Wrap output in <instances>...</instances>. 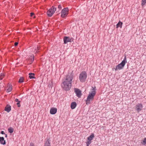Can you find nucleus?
Segmentation results:
<instances>
[{
    "mask_svg": "<svg viewBox=\"0 0 146 146\" xmlns=\"http://www.w3.org/2000/svg\"><path fill=\"white\" fill-rule=\"evenodd\" d=\"M74 76V74L72 73L66 76L64 80L61 84L62 87L64 90L65 91L70 90L72 86V80Z\"/></svg>",
    "mask_w": 146,
    "mask_h": 146,
    "instance_id": "nucleus-1",
    "label": "nucleus"
},
{
    "mask_svg": "<svg viewBox=\"0 0 146 146\" xmlns=\"http://www.w3.org/2000/svg\"><path fill=\"white\" fill-rule=\"evenodd\" d=\"M92 89L89 93V94L87 97V99L86 100V104H90L91 102L94 99L96 93V89L95 86L92 87Z\"/></svg>",
    "mask_w": 146,
    "mask_h": 146,
    "instance_id": "nucleus-2",
    "label": "nucleus"
},
{
    "mask_svg": "<svg viewBox=\"0 0 146 146\" xmlns=\"http://www.w3.org/2000/svg\"><path fill=\"white\" fill-rule=\"evenodd\" d=\"M127 62L126 56H125L123 60L122 61V62L120 64L116 66V68H115V71H116L118 70H120L123 69Z\"/></svg>",
    "mask_w": 146,
    "mask_h": 146,
    "instance_id": "nucleus-3",
    "label": "nucleus"
},
{
    "mask_svg": "<svg viewBox=\"0 0 146 146\" xmlns=\"http://www.w3.org/2000/svg\"><path fill=\"white\" fill-rule=\"evenodd\" d=\"M87 77V74L85 71H83L80 74L79 79L82 82H84L86 81Z\"/></svg>",
    "mask_w": 146,
    "mask_h": 146,
    "instance_id": "nucleus-4",
    "label": "nucleus"
},
{
    "mask_svg": "<svg viewBox=\"0 0 146 146\" xmlns=\"http://www.w3.org/2000/svg\"><path fill=\"white\" fill-rule=\"evenodd\" d=\"M56 10V8L54 6H52L47 11V13L48 17H51Z\"/></svg>",
    "mask_w": 146,
    "mask_h": 146,
    "instance_id": "nucleus-5",
    "label": "nucleus"
},
{
    "mask_svg": "<svg viewBox=\"0 0 146 146\" xmlns=\"http://www.w3.org/2000/svg\"><path fill=\"white\" fill-rule=\"evenodd\" d=\"M68 9L66 7L63 9L61 12V17L62 18L66 17L68 14Z\"/></svg>",
    "mask_w": 146,
    "mask_h": 146,
    "instance_id": "nucleus-6",
    "label": "nucleus"
},
{
    "mask_svg": "<svg viewBox=\"0 0 146 146\" xmlns=\"http://www.w3.org/2000/svg\"><path fill=\"white\" fill-rule=\"evenodd\" d=\"M74 38L69 36H65L63 38L64 43V44L67 43L68 42H71L73 41Z\"/></svg>",
    "mask_w": 146,
    "mask_h": 146,
    "instance_id": "nucleus-7",
    "label": "nucleus"
},
{
    "mask_svg": "<svg viewBox=\"0 0 146 146\" xmlns=\"http://www.w3.org/2000/svg\"><path fill=\"white\" fill-rule=\"evenodd\" d=\"M74 91L76 96L78 98H80L82 95L81 90L78 88H74Z\"/></svg>",
    "mask_w": 146,
    "mask_h": 146,
    "instance_id": "nucleus-8",
    "label": "nucleus"
},
{
    "mask_svg": "<svg viewBox=\"0 0 146 146\" xmlns=\"http://www.w3.org/2000/svg\"><path fill=\"white\" fill-rule=\"evenodd\" d=\"M143 108V105L141 104H138L135 106V109L137 112H139L141 111Z\"/></svg>",
    "mask_w": 146,
    "mask_h": 146,
    "instance_id": "nucleus-9",
    "label": "nucleus"
},
{
    "mask_svg": "<svg viewBox=\"0 0 146 146\" xmlns=\"http://www.w3.org/2000/svg\"><path fill=\"white\" fill-rule=\"evenodd\" d=\"M57 112V109L56 108H52L50 110V113L51 114H54Z\"/></svg>",
    "mask_w": 146,
    "mask_h": 146,
    "instance_id": "nucleus-10",
    "label": "nucleus"
},
{
    "mask_svg": "<svg viewBox=\"0 0 146 146\" xmlns=\"http://www.w3.org/2000/svg\"><path fill=\"white\" fill-rule=\"evenodd\" d=\"M11 110V106L9 105H7L5 108V110L9 112Z\"/></svg>",
    "mask_w": 146,
    "mask_h": 146,
    "instance_id": "nucleus-11",
    "label": "nucleus"
},
{
    "mask_svg": "<svg viewBox=\"0 0 146 146\" xmlns=\"http://www.w3.org/2000/svg\"><path fill=\"white\" fill-rule=\"evenodd\" d=\"M0 143L3 145H5L6 142L3 137H0Z\"/></svg>",
    "mask_w": 146,
    "mask_h": 146,
    "instance_id": "nucleus-12",
    "label": "nucleus"
},
{
    "mask_svg": "<svg viewBox=\"0 0 146 146\" xmlns=\"http://www.w3.org/2000/svg\"><path fill=\"white\" fill-rule=\"evenodd\" d=\"M50 140L48 138L46 142L44 144V146H50Z\"/></svg>",
    "mask_w": 146,
    "mask_h": 146,
    "instance_id": "nucleus-13",
    "label": "nucleus"
},
{
    "mask_svg": "<svg viewBox=\"0 0 146 146\" xmlns=\"http://www.w3.org/2000/svg\"><path fill=\"white\" fill-rule=\"evenodd\" d=\"M94 137V134L92 133L88 137V141H90L93 139Z\"/></svg>",
    "mask_w": 146,
    "mask_h": 146,
    "instance_id": "nucleus-14",
    "label": "nucleus"
},
{
    "mask_svg": "<svg viewBox=\"0 0 146 146\" xmlns=\"http://www.w3.org/2000/svg\"><path fill=\"white\" fill-rule=\"evenodd\" d=\"M76 106V102H73L71 104V108L72 109H74Z\"/></svg>",
    "mask_w": 146,
    "mask_h": 146,
    "instance_id": "nucleus-15",
    "label": "nucleus"
},
{
    "mask_svg": "<svg viewBox=\"0 0 146 146\" xmlns=\"http://www.w3.org/2000/svg\"><path fill=\"white\" fill-rule=\"evenodd\" d=\"M122 24L123 23L119 21L116 25V28H117L118 27H120V28H121Z\"/></svg>",
    "mask_w": 146,
    "mask_h": 146,
    "instance_id": "nucleus-16",
    "label": "nucleus"
},
{
    "mask_svg": "<svg viewBox=\"0 0 146 146\" xmlns=\"http://www.w3.org/2000/svg\"><path fill=\"white\" fill-rule=\"evenodd\" d=\"M29 78L31 79L35 78V77H34L35 75L34 73H29Z\"/></svg>",
    "mask_w": 146,
    "mask_h": 146,
    "instance_id": "nucleus-17",
    "label": "nucleus"
},
{
    "mask_svg": "<svg viewBox=\"0 0 146 146\" xmlns=\"http://www.w3.org/2000/svg\"><path fill=\"white\" fill-rule=\"evenodd\" d=\"M24 78L23 77H21L20 78L19 80V82L21 83L23 82Z\"/></svg>",
    "mask_w": 146,
    "mask_h": 146,
    "instance_id": "nucleus-18",
    "label": "nucleus"
},
{
    "mask_svg": "<svg viewBox=\"0 0 146 146\" xmlns=\"http://www.w3.org/2000/svg\"><path fill=\"white\" fill-rule=\"evenodd\" d=\"M8 131L10 133H12L14 129L13 128L11 127H10L8 129Z\"/></svg>",
    "mask_w": 146,
    "mask_h": 146,
    "instance_id": "nucleus-19",
    "label": "nucleus"
},
{
    "mask_svg": "<svg viewBox=\"0 0 146 146\" xmlns=\"http://www.w3.org/2000/svg\"><path fill=\"white\" fill-rule=\"evenodd\" d=\"M141 143L143 145H145L146 144V138H144L143 141L141 142Z\"/></svg>",
    "mask_w": 146,
    "mask_h": 146,
    "instance_id": "nucleus-20",
    "label": "nucleus"
},
{
    "mask_svg": "<svg viewBox=\"0 0 146 146\" xmlns=\"http://www.w3.org/2000/svg\"><path fill=\"white\" fill-rule=\"evenodd\" d=\"M12 90V87L11 86H9V87L8 88V89L7 90V92H9L11 91Z\"/></svg>",
    "mask_w": 146,
    "mask_h": 146,
    "instance_id": "nucleus-21",
    "label": "nucleus"
},
{
    "mask_svg": "<svg viewBox=\"0 0 146 146\" xmlns=\"http://www.w3.org/2000/svg\"><path fill=\"white\" fill-rule=\"evenodd\" d=\"M39 47L38 46H37L36 48H35V50L34 51V52L35 53H36L39 52V51H38V50H39Z\"/></svg>",
    "mask_w": 146,
    "mask_h": 146,
    "instance_id": "nucleus-22",
    "label": "nucleus"
},
{
    "mask_svg": "<svg viewBox=\"0 0 146 146\" xmlns=\"http://www.w3.org/2000/svg\"><path fill=\"white\" fill-rule=\"evenodd\" d=\"M146 3V0H142V6L144 5Z\"/></svg>",
    "mask_w": 146,
    "mask_h": 146,
    "instance_id": "nucleus-23",
    "label": "nucleus"
},
{
    "mask_svg": "<svg viewBox=\"0 0 146 146\" xmlns=\"http://www.w3.org/2000/svg\"><path fill=\"white\" fill-rule=\"evenodd\" d=\"M91 141H88L86 142L87 146H88L91 144Z\"/></svg>",
    "mask_w": 146,
    "mask_h": 146,
    "instance_id": "nucleus-24",
    "label": "nucleus"
},
{
    "mask_svg": "<svg viewBox=\"0 0 146 146\" xmlns=\"http://www.w3.org/2000/svg\"><path fill=\"white\" fill-rule=\"evenodd\" d=\"M20 102H21L20 101L18 102H17V104L18 107H20L21 106V105H20Z\"/></svg>",
    "mask_w": 146,
    "mask_h": 146,
    "instance_id": "nucleus-25",
    "label": "nucleus"
},
{
    "mask_svg": "<svg viewBox=\"0 0 146 146\" xmlns=\"http://www.w3.org/2000/svg\"><path fill=\"white\" fill-rule=\"evenodd\" d=\"M18 44V42H16L15 43L14 45L15 46H17Z\"/></svg>",
    "mask_w": 146,
    "mask_h": 146,
    "instance_id": "nucleus-26",
    "label": "nucleus"
},
{
    "mask_svg": "<svg viewBox=\"0 0 146 146\" xmlns=\"http://www.w3.org/2000/svg\"><path fill=\"white\" fill-rule=\"evenodd\" d=\"M58 8L60 9H62V6L61 5H59L58 6Z\"/></svg>",
    "mask_w": 146,
    "mask_h": 146,
    "instance_id": "nucleus-27",
    "label": "nucleus"
},
{
    "mask_svg": "<svg viewBox=\"0 0 146 146\" xmlns=\"http://www.w3.org/2000/svg\"><path fill=\"white\" fill-rule=\"evenodd\" d=\"M34 144L33 143H30V146H34Z\"/></svg>",
    "mask_w": 146,
    "mask_h": 146,
    "instance_id": "nucleus-28",
    "label": "nucleus"
},
{
    "mask_svg": "<svg viewBox=\"0 0 146 146\" xmlns=\"http://www.w3.org/2000/svg\"><path fill=\"white\" fill-rule=\"evenodd\" d=\"M34 15V13H31L30 14L31 16L32 17Z\"/></svg>",
    "mask_w": 146,
    "mask_h": 146,
    "instance_id": "nucleus-29",
    "label": "nucleus"
},
{
    "mask_svg": "<svg viewBox=\"0 0 146 146\" xmlns=\"http://www.w3.org/2000/svg\"><path fill=\"white\" fill-rule=\"evenodd\" d=\"M4 77H3V76H0V80H1L3 79Z\"/></svg>",
    "mask_w": 146,
    "mask_h": 146,
    "instance_id": "nucleus-30",
    "label": "nucleus"
},
{
    "mask_svg": "<svg viewBox=\"0 0 146 146\" xmlns=\"http://www.w3.org/2000/svg\"><path fill=\"white\" fill-rule=\"evenodd\" d=\"M1 134H5V133H4V131H1Z\"/></svg>",
    "mask_w": 146,
    "mask_h": 146,
    "instance_id": "nucleus-31",
    "label": "nucleus"
},
{
    "mask_svg": "<svg viewBox=\"0 0 146 146\" xmlns=\"http://www.w3.org/2000/svg\"><path fill=\"white\" fill-rule=\"evenodd\" d=\"M15 101L16 102H19V100L18 99H16L15 100Z\"/></svg>",
    "mask_w": 146,
    "mask_h": 146,
    "instance_id": "nucleus-32",
    "label": "nucleus"
},
{
    "mask_svg": "<svg viewBox=\"0 0 146 146\" xmlns=\"http://www.w3.org/2000/svg\"><path fill=\"white\" fill-rule=\"evenodd\" d=\"M31 60V62H33L34 60V58H32Z\"/></svg>",
    "mask_w": 146,
    "mask_h": 146,
    "instance_id": "nucleus-33",
    "label": "nucleus"
},
{
    "mask_svg": "<svg viewBox=\"0 0 146 146\" xmlns=\"http://www.w3.org/2000/svg\"><path fill=\"white\" fill-rule=\"evenodd\" d=\"M1 76H3V77H4V75L3 74H1Z\"/></svg>",
    "mask_w": 146,
    "mask_h": 146,
    "instance_id": "nucleus-34",
    "label": "nucleus"
},
{
    "mask_svg": "<svg viewBox=\"0 0 146 146\" xmlns=\"http://www.w3.org/2000/svg\"><path fill=\"white\" fill-rule=\"evenodd\" d=\"M5 137H7V134H5Z\"/></svg>",
    "mask_w": 146,
    "mask_h": 146,
    "instance_id": "nucleus-35",
    "label": "nucleus"
}]
</instances>
